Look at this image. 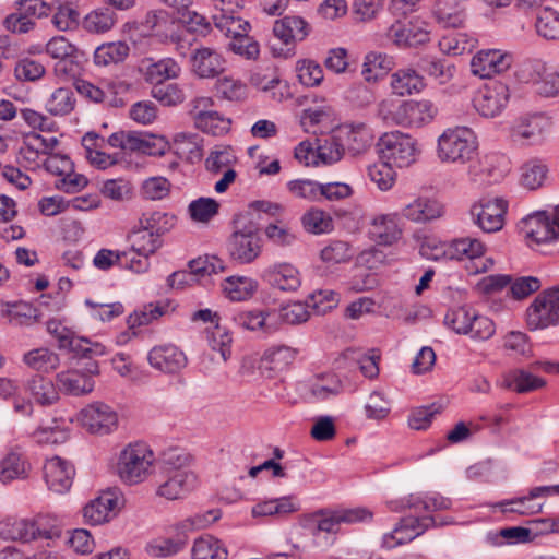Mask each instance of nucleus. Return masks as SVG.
Listing matches in <instances>:
<instances>
[{
    "label": "nucleus",
    "mask_w": 559,
    "mask_h": 559,
    "mask_svg": "<svg viewBox=\"0 0 559 559\" xmlns=\"http://www.w3.org/2000/svg\"><path fill=\"white\" fill-rule=\"evenodd\" d=\"M233 233L227 241V251L239 264L253 262L262 251L259 225L251 213L238 214L233 221Z\"/></svg>",
    "instance_id": "obj_1"
},
{
    "label": "nucleus",
    "mask_w": 559,
    "mask_h": 559,
    "mask_svg": "<svg viewBox=\"0 0 559 559\" xmlns=\"http://www.w3.org/2000/svg\"><path fill=\"white\" fill-rule=\"evenodd\" d=\"M438 112L435 104L428 99L403 100L394 105L383 100L379 105V116L390 124L405 128H420L430 123Z\"/></svg>",
    "instance_id": "obj_2"
},
{
    "label": "nucleus",
    "mask_w": 559,
    "mask_h": 559,
    "mask_svg": "<svg viewBox=\"0 0 559 559\" xmlns=\"http://www.w3.org/2000/svg\"><path fill=\"white\" fill-rule=\"evenodd\" d=\"M8 526L10 537L23 543L34 540L40 543L41 547H56L62 539L61 525L48 515L14 520Z\"/></svg>",
    "instance_id": "obj_3"
},
{
    "label": "nucleus",
    "mask_w": 559,
    "mask_h": 559,
    "mask_svg": "<svg viewBox=\"0 0 559 559\" xmlns=\"http://www.w3.org/2000/svg\"><path fill=\"white\" fill-rule=\"evenodd\" d=\"M477 138L467 127L449 128L438 138L437 154L443 163L465 164L477 153Z\"/></svg>",
    "instance_id": "obj_4"
},
{
    "label": "nucleus",
    "mask_w": 559,
    "mask_h": 559,
    "mask_svg": "<svg viewBox=\"0 0 559 559\" xmlns=\"http://www.w3.org/2000/svg\"><path fill=\"white\" fill-rule=\"evenodd\" d=\"M154 461V452L146 443H130L119 455L118 475L124 484H140L151 474Z\"/></svg>",
    "instance_id": "obj_5"
},
{
    "label": "nucleus",
    "mask_w": 559,
    "mask_h": 559,
    "mask_svg": "<svg viewBox=\"0 0 559 559\" xmlns=\"http://www.w3.org/2000/svg\"><path fill=\"white\" fill-rule=\"evenodd\" d=\"M377 145L381 158L397 168L409 167L420 154L417 140L401 131L385 132Z\"/></svg>",
    "instance_id": "obj_6"
},
{
    "label": "nucleus",
    "mask_w": 559,
    "mask_h": 559,
    "mask_svg": "<svg viewBox=\"0 0 559 559\" xmlns=\"http://www.w3.org/2000/svg\"><path fill=\"white\" fill-rule=\"evenodd\" d=\"M98 374V362L94 359L85 360L79 362L76 368L59 372L56 377V385L67 395H86L94 390V377Z\"/></svg>",
    "instance_id": "obj_7"
},
{
    "label": "nucleus",
    "mask_w": 559,
    "mask_h": 559,
    "mask_svg": "<svg viewBox=\"0 0 559 559\" xmlns=\"http://www.w3.org/2000/svg\"><path fill=\"white\" fill-rule=\"evenodd\" d=\"M531 330L559 325V285L539 293L526 310Z\"/></svg>",
    "instance_id": "obj_8"
},
{
    "label": "nucleus",
    "mask_w": 559,
    "mask_h": 559,
    "mask_svg": "<svg viewBox=\"0 0 559 559\" xmlns=\"http://www.w3.org/2000/svg\"><path fill=\"white\" fill-rule=\"evenodd\" d=\"M507 211L508 202L503 198H484L471 206L469 215L481 231L491 234L502 229Z\"/></svg>",
    "instance_id": "obj_9"
},
{
    "label": "nucleus",
    "mask_w": 559,
    "mask_h": 559,
    "mask_svg": "<svg viewBox=\"0 0 559 559\" xmlns=\"http://www.w3.org/2000/svg\"><path fill=\"white\" fill-rule=\"evenodd\" d=\"M555 215L550 211H537L528 214L520 222V229L528 240L530 246L551 243L559 240L555 230Z\"/></svg>",
    "instance_id": "obj_10"
},
{
    "label": "nucleus",
    "mask_w": 559,
    "mask_h": 559,
    "mask_svg": "<svg viewBox=\"0 0 559 559\" xmlns=\"http://www.w3.org/2000/svg\"><path fill=\"white\" fill-rule=\"evenodd\" d=\"M510 91L507 84L492 81L480 87L473 97L476 111L486 118L498 116L507 106Z\"/></svg>",
    "instance_id": "obj_11"
},
{
    "label": "nucleus",
    "mask_w": 559,
    "mask_h": 559,
    "mask_svg": "<svg viewBox=\"0 0 559 559\" xmlns=\"http://www.w3.org/2000/svg\"><path fill=\"white\" fill-rule=\"evenodd\" d=\"M435 525V518L431 515L423 518L405 516L394 526L393 531L383 534L381 546L385 549H393L400 545L412 542Z\"/></svg>",
    "instance_id": "obj_12"
},
{
    "label": "nucleus",
    "mask_w": 559,
    "mask_h": 559,
    "mask_svg": "<svg viewBox=\"0 0 559 559\" xmlns=\"http://www.w3.org/2000/svg\"><path fill=\"white\" fill-rule=\"evenodd\" d=\"M345 154L358 157L370 151L374 135L364 122H347L341 126L337 138Z\"/></svg>",
    "instance_id": "obj_13"
},
{
    "label": "nucleus",
    "mask_w": 559,
    "mask_h": 559,
    "mask_svg": "<svg viewBox=\"0 0 559 559\" xmlns=\"http://www.w3.org/2000/svg\"><path fill=\"white\" fill-rule=\"evenodd\" d=\"M429 29L425 21L413 17L408 21L397 19L388 29V38L399 47H416L429 40Z\"/></svg>",
    "instance_id": "obj_14"
},
{
    "label": "nucleus",
    "mask_w": 559,
    "mask_h": 559,
    "mask_svg": "<svg viewBox=\"0 0 559 559\" xmlns=\"http://www.w3.org/2000/svg\"><path fill=\"white\" fill-rule=\"evenodd\" d=\"M549 126V119L542 114L521 117L511 127V139L522 145L540 144Z\"/></svg>",
    "instance_id": "obj_15"
},
{
    "label": "nucleus",
    "mask_w": 559,
    "mask_h": 559,
    "mask_svg": "<svg viewBox=\"0 0 559 559\" xmlns=\"http://www.w3.org/2000/svg\"><path fill=\"white\" fill-rule=\"evenodd\" d=\"M80 420L91 433L107 435L118 425V416L112 408L102 402H95L84 407Z\"/></svg>",
    "instance_id": "obj_16"
},
{
    "label": "nucleus",
    "mask_w": 559,
    "mask_h": 559,
    "mask_svg": "<svg viewBox=\"0 0 559 559\" xmlns=\"http://www.w3.org/2000/svg\"><path fill=\"white\" fill-rule=\"evenodd\" d=\"M197 484V476L189 469L164 472L158 481L156 495L167 500L185 498Z\"/></svg>",
    "instance_id": "obj_17"
},
{
    "label": "nucleus",
    "mask_w": 559,
    "mask_h": 559,
    "mask_svg": "<svg viewBox=\"0 0 559 559\" xmlns=\"http://www.w3.org/2000/svg\"><path fill=\"white\" fill-rule=\"evenodd\" d=\"M468 177L477 186H487L500 181L504 174V159L497 154H487L476 160L472 159Z\"/></svg>",
    "instance_id": "obj_18"
},
{
    "label": "nucleus",
    "mask_w": 559,
    "mask_h": 559,
    "mask_svg": "<svg viewBox=\"0 0 559 559\" xmlns=\"http://www.w3.org/2000/svg\"><path fill=\"white\" fill-rule=\"evenodd\" d=\"M120 504V498L114 490L102 492L100 496L90 501L83 509V516L91 525H100L116 516Z\"/></svg>",
    "instance_id": "obj_19"
},
{
    "label": "nucleus",
    "mask_w": 559,
    "mask_h": 559,
    "mask_svg": "<svg viewBox=\"0 0 559 559\" xmlns=\"http://www.w3.org/2000/svg\"><path fill=\"white\" fill-rule=\"evenodd\" d=\"M151 367L164 373H177L187 366L182 350L171 344L154 346L147 355Z\"/></svg>",
    "instance_id": "obj_20"
},
{
    "label": "nucleus",
    "mask_w": 559,
    "mask_h": 559,
    "mask_svg": "<svg viewBox=\"0 0 559 559\" xmlns=\"http://www.w3.org/2000/svg\"><path fill=\"white\" fill-rule=\"evenodd\" d=\"M512 56L496 49L480 50L472 59V72L483 79L504 72L511 67Z\"/></svg>",
    "instance_id": "obj_21"
},
{
    "label": "nucleus",
    "mask_w": 559,
    "mask_h": 559,
    "mask_svg": "<svg viewBox=\"0 0 559 559\" xmlns=\"http://www.w3.org/2000/svg\"><path fill=\"white\" fill-rule=\"evenodd\" d=\"M192 72L201 79H211L225 70V59L215 49L200 47L192 51L190 57Z\"/></svg>",
    "instance_id": "obj_22"
},
{
    "label": "nucleus",
    "mask_w": 559,
    "mask_h": 559,
    "mask_svg": "<svg viewBox=\"0 0 559 559\" xmlns=\"http://www.w3.org/2000/svg\"><path fill=\"white\" fill-rule=\"evenodd\" d=\"M44 474L46 484L51 491L64 493L72 486L75 471L67 461L55 456L46 462Z\"/></svg>",
    "instance_id": "obj_23"
},
{
    "label": "nucleus",
    "mask_w": 559,
    "mask_h": 559,
    "mask_svg": "<svg viewBox=\"0 0 559 559\" xmlns=\"http://www.w3.org/2000/svg\"><path fill=\"white\" fill-rule=\"evenodd\" d=\"M262 278L274 289L296 292L301 285L299 271L290 263H276L267 267Z\"/></svg>",
    "instance_id": "obj_24"
},
{
    "label": "nucleus",
    "mask_w": 559,
    "mask_h": 559,
    "mask_svg": "<svg viewBox=\"0 0 559 559\" xmlns=\"http://www.w3.org/2000/svg\"><path fill=\"white\" fill-rule=\"evenodd\" d=\"M140 72L147 83L156 86L167 80L179 78L181 68L173 58H163L158 61L146 59L141 62Z\"/></svg>",
    "instance_id": "obj_25"
},
{
    "label": "nucleus",
    "mask_w": 559,
    "mask_h": 559,
    "mask_svg": "<svg viewBox=\"0 0 559 559\" xmlns=\"http://www.w3.org/2000/svg\"><path fill=\"white\" fill-rule=\"evenodd\" d=\"M188 267L189 273L181 271L174 272L171 274V286L175 285L176 281H178V284L186 283L188 276H194L197 281H201L206 276L217 274L225 270L224 262L215 255H205L193 259L189 262Z\"/></svg>",
    "instance_id": "obj_26"
},
{
    "label": "nucleus",
    "mask_w": 559,
    "mask_h": 559,
    "mask_svg": "<svg viewBox=\"0 0 559 559\" xmlns=\"http://www.w3.org/2000/svg\"><path fill=\"white\" fill-rule=\"evenodd\" d=\"M308 23L300 16L286 15L274 23L273 33L285 45L302 41L309 34Z\"/></svg>",
    "instance_id": "obj_27"
},
{
    "label": "nucleus",
    "mask_w": 559,
    "mask_h": 559,
    "mask_svg": "<svg viewBox=\"0 0 559 559\" xmlns=\"http://www.w3.org/2000/svg\"><path fill=\"white\" fill-rule=\"evenodd\" d=\"M397 221L396 213L376 216L371 223L370 235L379 245L390 246L396 242L402 236Z\"/></svg>",
    "instance_id": "obj_28"
},
{
    "label": "nucleus",
    "mask_w": 559,
    "mask_h": 559,
    "mask_svg": "<svg viewBox=\"0 0 559 559\" xmlns=\"http://www.w3.org/2000/svg\"><path fill=\"white\" fill-rule=\"evenodd\" d=\"M402 215L415 223H425L443 215L440 202L427 198H418L402 210Z\"/></svg>",
    "instance_id": "obj_29"
},
{
    "label": "nucleus",
    "mask_w": 559,
    "mask_h": 559,
    "mask_svg": "<svg viewBox=\"0 0 559 559\" xmlns=\"http://www.w3.org/2000/svg\"><path fill=\"white\" fill-rule=\"evenodd\" d=\"M530 81L536 86V92L546 97L559 94V71H548L542 61L531 62Z\"/></svg>",
    "instance_id": "obj_30"
},
{
    "label": "nucleus",
    "mask_w": 559,
    "mask_h": 559,
    "mask_svg": "<svg viewBox=\"0 0 559 559\" xmlns=\"http://www.w3.org/2000/svg\"><path fill=\"white\" fill-rule=\"evenodd\" d=\"M432 13L443 27H460L466 17L465 10L457 0H437Z\"/></svg>",
    "instance_id": "obj_31"
},
{
    "label": "nucleus",
    "mask_w": 559,
    "mask_h": 559,
    "mask_svg": "<svg viewBox=\"0 0 559 559\" xmlns=\"http://www.w3.org/2000/svg\"><path fill=\"white\" fill-rule=\"evenodd\" d=\"M392 92L399 96L419 93L425 87L424 78L414 69H400L391 75Z\"/></svg>",
    "instance_id": "obj_32"
},
{
    "label": "nucleus",
    "mask_w": 559,
    "mask_h": 559,
    "mask_svg": "<svg viewBox=\"0 0 559 559\" xmlns=\"http://www.w3.org/2000/svg\"><path fill=\"white\" fill-rule=\"evenodd\" d=\"M171 147L180 159L194 163L202 158V138L197 133L176 134Z\"/></svg>",
    "instance_id": "obj_33"
},
{
    "label": "nucleus",
    "mask_w": 559,
    "mask_h": 559,
    "mask_svg": "<svg viewBox=\"0 0 559 559\" xmlns=\"http://www.w3.org/2000/svg\"><path fill=\"white\" fill-rule=\"evenodd\" d=\"M192 559H227L228 551L224 543L212 536L202 535L193 542Z\"/></svg>",
    "instance_id": "obj_34"
},
{
    "label": "nucleus",
    "mask_w": 559,
    "mask_h": 559,
    "mask_svg": "<svg viewBox=\"0 0 559 559\" xmlns=\"http://www.w3.org/2000/svg\"><path fill=\"white\" fill-rule=\"evenodd\" d=\"M177 223V216L169 212H147L140 218V226L154 236L160 237L169 233Z\"/></svg>",
    "instance_id": "obj_35"
},
{
    "label": "nucleus",
    "mask_w": 559,
    "mask_h": 559,
    "mask_svg": "<svg viewBox=\"0 0 559 559\" xmlns=\"http://www.w3.org/2000/svg\"><path fill=\"white\" fill-rule=\"evenodd\" d=\"M129 52V45L124 41L105 43L95 49L94 63L99 67L117 64L122 62Z\"/></svg>",
    "instance_id": "obj_36"
},
{
    "label": "nucleus",
    "mask_w": 559,
    "mask_h": 559,
    "mask_svg": "<svg viewBox=\"0 0 559 559\" xmlns=\"http://www.w3.org/2000/svg\"><path fill=\"white\" fill-rule=\"evenodd\" d=\"M117 15L110 8H99L91 11L82 20V27L92 34H104L116 24Z\"/></svg>",
    "instance_id": "obj_37"
},
{
    "label": "nucleus",
    "mask_w": 559,
    "mask_h": 559,
    "mask_svg": "<svg viewBox=\"0 0 559 559\" xmlns=\"http://www.w3.org/2000/svg\"><path fill=\"white\" fill-rule=\"evenodd\" d=\"M226 297L233 301H243L253 296L258 283L246 276H229L222 284Z\"/></svg>",
    "instance_id": "obj_38"
},
{
    "label": "nucleus",
    "mask_w": 559,
    "mask_h": 559,
    "mask_svg": "<svg viewBox=\"0 0 559 559\" xmlns=\"http://www.w3.org/2000/svg\"><path fill=\"white\" fill-rule=\"evenodd\" d=\"M548 171V166L543 160L530 159L521 167L520 182L528 190H536L546 181Z\"/></svg>",
    "instance_id": "obj_39"
},
{
    "label": "nucleus",
    "mask_w": 559,
    "mask_h": 559,
    "mask_svg": "<svg viewBox=\"0 0 559 559\" xmlns=\"http://www.w3.org/2000/svg\"><path fill=\"white\" fill-rule=\"evenodd\" d=\"M393 67L392 57L371 51L365 57L361 74L367 82L377 81L385 75Z\"/></svg>",
    "instance_id": "obj_40"
},
{
    "label": "nucleus",
    "mask_w": 559,
    "mask_h": 559,
    "mask_svg": "<svg viewBox=\"0 0 559 559\" xmlns=\"http://www.w3.org/2000/svg\"><path fill=\"white\" fill-rule=\"evenodd\" d=\"M221 518L218 510H209L205 513H198L193 516H189L173 526L175 537L185 536L186 545L188 544V534L190 532L202 530L210 524L214 523Z\"/></svg>",
    "instance_id": "obj_41"
},
{
    "label": "nucleus",
    "mask_w": 559,
    "mask_h": 559,
    "mask_svg": "<svg viewBox=\"0 0 559 559\" xmlns=\"http://www.w3.org/2000/svg\"><path fill=\"white\" fill-rule=\"evenodd\" d=\"M23 361L29 368L39 372H50L60 365L58 354L48 348H35L24 354Z\"/></svg>",
    "instance_id": "obj_42"
},
{
    "label": "nucleus",
    "mask_w": 559,
    "mask_h": 559,
    "mask_svg": "<svg viewBox=\"0 0 559 559\" xmlns=\"http://www.w3.org/2000/svg\"><path fill=\"white\" fill-rule=\"evenodd\" d=\"M60 349L73 352L86 360L92 359L94 356H102L105 354V347L102 344H92L87 338L76 337L73 332L70 337H60Z\"/></svg>",
    "instance_id": "obj_43"
},
{
    "label": "nucleus",
    "mask_w": 559,
    "mask_h": 559,
    "mask_svg": "<svg viewBox=\"0 0 559 559\" xmlns=\"http://www.w3.org/2000/svg\"><path fill=\"white\" fill-rule=\"evenodd\" d=\"M193 121L198 129L215 136L226 133L230 124L228 119H225L214 110L197 111Z\"/></svg>",
    "instance_id": "obj_44"
},
{
    "label": "nucleus",
    "mask_w": 559,
    "mask_h": 559,
    "mask_svg": "<svg viewBox=\"0 0 559 559\" xmlns=\"http://www.w3.org/2000/svg\"><path fill=\"white\" fill-rule=\"evenodd\" d=\"M419 69L427 75L435 79L439 84H447L453 78L455 68L447 60L432 56H425L419 59Z\"/></svg>",
    "instance_id": "obj_45"
},
{
    "label": "nucleus",
    "mask_w": 559,
    "mask_h": 559,
    "mask_svg": "<svg viewBox=\"0 0 559 559\" xmlns=\"http://www.w3.org/2000/svg\"><path fill=\"white\" fill-rule=\"evenodd\" d=\"M27 476L26 462L17 451L9 452L0 461V481L8 484L14 479H23Z\"/></svg>",
    "instance_id": "obj_46"
},
{
    "label": "nucleus",
    "mask_w": 559,
    "mask_h": 559,
    "mask_svg": "<svg viewBox=\"0 0 559 559\" xmlns=\"http://www.w3.org/2000/svg\"><path fill=\"white\" fill-rule=\"evenodd\" d=\"M51 23L59 32H70L75 31L82 22L76 8L68 1H63L58 2Z\"/></svg>",
    "instance_id": "obj_47"
},
{
    "label": "nucleus",
    "mask_w": 559,
    "mask_h": 559,
    "mask_svg": "<svg viewBox=\"0 0 559 559\" xmlns=\"http://www.w3.org/2000/svg\"><path fill=\"white\" fill-rule=\"evenodd\" d=\"M28 390L40 405H52L59 400L57 385L49 379L35 376L28 381Z\"/></svg>",
    "instance_id": "obj_48"
},
{
    "label": "nucleus",
    "mask_w": 559,
    "mask_h": 559,
    "mask_svg": "<svg viewBox=\"0 0 559 559\" xmlns=\"http://www.w3.org/2000/svg\"><path fill=\"white\" fill-rule=\"evenodd\" d=\"M535 27L539 36L548 40L559 39V12L550 7L540 9L537 13Z\"/></svg>",
    "instance_id": "obj_49"
},
{
    "label": "nucleus",
    "mask_w": 559,
    "mask_h": 559,
    "mask_svg": "<svg viewBox=\"0 0 559 559\" xmlns=\"http://www.w3.org/2000/svg\"><path fill=\"white\" fill-rule=\"evenodd\" d=\"M486 246L476 238H460L451 241L452 261L476 259L485 253Z\"/></svg>",
    "instance_id": "obj_50"
},
{
    "label": "nucleus",
    "mask_w": 559,
    "mask_h": 559,
    "mask_svg": "<svg viewBox=\"0 0 559 559\" xmlns=\"http://www.w3.org/2000/svg\"><path fill=\"white\" fill-rule=\"evenodd\" d=\"M131 241V251L143 258H150L162 247V239L142 227L133 231Z\"/></svg>",
    "instance_id": "obj_51"
},
{
    "label": "nucleus",
    "mask_w": 559,
    "mask_h": 559,
    "mask_svg": "<svg viewBox=\"0 0 559 559\" xmlns=\"http://www.w3.org/2000/svg\"><path fill=\"white\" fill-rule=\"evenodd\" d=\"M75 106L74 93L70 88H57L46 102V109L53 116L70 114Z\"/></svg>",
    "instance_id": "obj_52"
},
{
    "label": "nucleus",
    "mask_w": 559,
    "mask_h": 559,
    "mask_svg": "<svg viewBox=\"0 0 559 559\" xmlns=\"http://www.w3.org/2000/svg\"><path fill=\"white\" fill-rule=\"evenodd\" d=\"M214 23L222 33L233 39L240 35H247L251 27L248 21L235 16L230 12L214 15Z\"/></svg>",
    "instance_id": "obj_53"
},
{
    "label": "nucleus",
    "mask_w": 559,
    "mask_h": 559,
    "mask_svg": "<svg viewBox=\"0 0 559 559\" xmlns=\"http://www.w3.org/2000/svg\"><path fill=\"white\" fill-rule=\"evenodd\" d=\"M296 510L297 508L290 497H282L257 503L252 508V515L254 518L267 515H285L293 513Z\"/></svg>",
    "instance_id": "obj_54"
},
{
    "label": "nucleus",
    "mask_w": 559,
    "mask_h": 559,
    "mask_svg": "<svg viewBox=\"0 0 559 559\" xmlns=\"http://www.w3.org/2000/svg\"><path fill=\"white\" fill-rule=\"evenodd\" d=\"M186 548V537H167L154 540L146 546V552L154 558H167Z\"/></svg>",
    "instance_id": "obj_55"
},
{
    "label": "nucleus",
    "mask_w": 559,
    "mask_h": 559,
    "mask_svg": "<svg viewBox=\"0 0 559 559\" xmlns=\"http://www.w3.org/2000/svg\"><path fill=\"white\" fill-rule=\"evenodd\" d=\"M151 95L163 106H177L185 102L183 88L177 83H163L152 86Z\"/></svg>",
    "instance_id": "obj_56"
},
{
    "label": "nucleus",
    "mask_w": 559,
    "mask_h": 559,
    "mask_svg": "<svg viewBox=\"0 0 559 559\" xmlns=\"http://www.w3.org/2000/svg\"><path fill=\"white\" fill-rule=\"evenodd\" d=\"M73 57H66L55 62L53 71L56 76L61 80H74L83 71L84 53L76 49Z\"/></svg>",
    "instance_id": "obj_57"
},
{
    "label": "nucleus",
    "mask_w": 559,
    "mask_h": 559,
    "mask_svg": "<svg viewBox=\"0 0 559 559\" xmlns=\"http://www.w3.org/2000/svg\"><path fill=\"white\" fill-rule=\"evenodd\" d=\"M353 255L352 246L343 240L330 241L320 253L322 261L330 264L346 263L352 260Z\"/></svg>",
    "instance_id": "obj_58"
},
{
    "label": "nucleus",
    "mask_w": 559,
    "mask_h": 559,
    "mask_svg": "<svg viewBox=\"0 0 559 559\" xmlns=\"http://www.w3.org/2000/svg\"><path fill=\"white\" fill-rule=\"evenodd\" d=\"M474 44L473 38H467L465 34L455 33L442 36L439 40V48L445 55L460 56L469 52Z\"/></svg>",
    "instance_id": "obj_59"
},
{
    "label": "nucleus",
    "mask_w": 559,
    "mask_h": 559,
    "mask_svg": "<svg viewBox=\"0 0 559 559\" xmlns=\"http://www.w3.org/2000/svg\"><path fill=\"white\" fill-rule=\"evenodd\" d=\"M546 381L531 372L519 369L511 373L507 385L518 393H526L543 388Z\"/></svg>",
    "instance_id": "obj_60"
},
{
    "label": "nucleus",
    "mask_w": 559,
    "mask_h": 559,
    "mask_svg": "<svg viewBox=\"0 0 559 559\" xmlns=\"http://www.w3.org/2000/svg\"><path fill=\"white\" fill-rule=\"evenodd\" d=\"M219 204L212 198L193 200L188 207L190 217L194 222L207 223L218 213Z\"/></svg>",
    "instance_id": "obj_61"
},
{
    "label": "nucleus",
    "mask_w": 559,
    "mask_h": 559,
    "mask_svg": "<svg viewBox=\"0 0 559 559\" xmlns=\"http://www.w3.org/2000/svg\"><path fill=\"white\" fill-rule=\"evenodd\" d=\"M419 252L427 260L436 262L452 261L451 241L425 239L420 245Z\"/></svg>",
    "instance_id": "obj_62"
},
{
    "label": "nucleus",
    "mask_w": 559,
    "mask_h": 559,
    "mask_svg": "<svg viewBox=\"0 0 559 559\" xmlns=\"http://www.w3.org/2000/svg\"><path fill=\"white\" fill-rule=\"evenodd\" d=\"M217 95L229 102H241L247 97V86L231 78L219 79L215 84Z\"/></svg>",
    "instance_id": "obj_63"
},
{
    "label": "nucleus",
    "mask_w": 559,
    "mask_h": 559,
    "mask_svg": "<svg viewBox=\"0 0 559 559\" xmlns=\"http://www.w3.org/2000/svg\"><path fill=\"white\" fill-rule=\"evenodd\" d=\"M302 225L309 233L323 234L333 229V219L324 211L312 209L302 216Z\"/></svg>",
    "instance_id": "obj_64"
}]
</instances>
